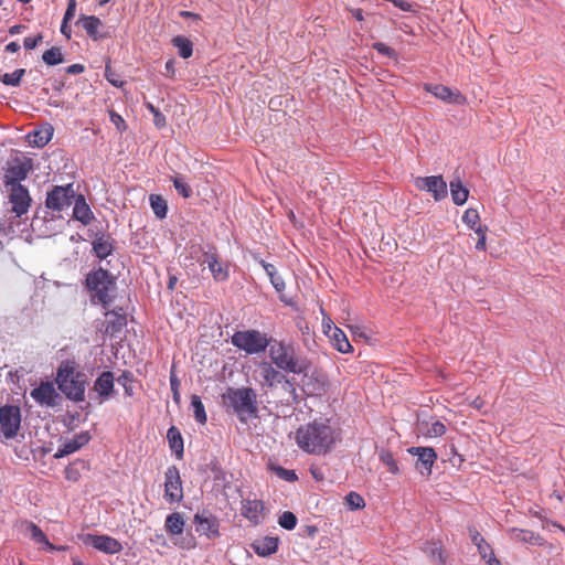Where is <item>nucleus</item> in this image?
I'll use <instances>...</instances> for the list:
<instances>
[{"label":"nucleus","mask_w":565,"mask_h":565,"mask_svg":"<svg viewBox=\"0 0 565 565\" xmlns=\"http://www.w3.org/2000/svg\"><path fill=\"white\" fill-rule=\"evenodd\" d=\"M339 439V433L328 418H316L301 425L295 433L297 446L305 452L324 455L329 452Z\"/></svg>","instance_id":"obj_1"},{"label":"nucleus","mask_w":565,"mask_h":565,"mask_svg":"<svg viewBox=\"0 0 565 565\" xmlns=\"http://www.w3.org/2000/svg\"><path fill=\"white\" fill-rule=\"evenodd\" d=\"M268 356L277 369L286 373L307 375L310 369L308 359L297 352L292 342L271 338Z\"/></svg>","instance_id":"obj_2"},{"label":"nucleus","mask_w":565,"mask_h":565,"mask_svg":"<svg viewBox=\"0 0 565 565\" xmlns=\"http://www.w3.org/2000/svg\"><path fill=\"white\" fill-rule=\"evenodd\" d=\"M86 375L75 367V363L65 361L57 369L56 383L62 393L74 402L85 398Z\"/></svg>","instance_id":"obj_3"},{"label":"nucleus","mask_w":565,"mask_h":565,"mask_svg":"<svg viewBox=\"0 0 565 565\" xmlns=\"http://www.w3.org/2000/svg\"><path fill=\"white\" fill-rule=\"evenodd\" d=\"M223 401L244 423L249 418L257 417V394L252 387H228L223 395Z\"/></svg>","instance_id":"obj_4"},{"label":"nucleus","mask_w":565,"mask_h":565,"mask_svg":"<svg viewBox=\"0 0 565 565\" xmlns=\"http://www.w3.org/2000/svg\"><path fill=\"white\" fill-rule=\"evenodd\" d=\"M86 285L92 292L93 301L107 307L114 299L115 281L109 273L103 268L88 274Z\"/></svg>","instance_id":"obj_5"},{"label":"nucleus","mask_w":565,"mask_h":565,"mask_svg":"<svg viewBox=\"0 0 565 565\" xmlns=\"http://www.w3.org/2000/svg\"><path fill=\"white\" fill-rule=\"evenodd\" d=\"M270 340L271 338H267L265 333L254 329L236 331L231 338L232 344L247 354L265 352L270 344Z\"/></svg>","instance_id":"obj_6"},{"label":"nucleus","mask_w":565,"mask_h":565,"mask_svg":"<svg viewBox=\"0 0 565 565\" xmlns=\"http://www.w3.org/2000/svg\"><path fill=\"white\" fill-rule=\"evenodd\" d=\"M32 160L26 157L15 156L10 158L3 169L4 186L21 185L32 170Z\"/></svg>","instance_id":"obj_7"},{"label":"nucleus","mask_w":565,"mask_h":565,"mask_svg":"<svg viewBox=\"0 0 565 565\" xmlns=\"http://www.w3.org/2000/svg\"><path fill=\"white\" fill-rule=\"evenodd\" d=\"M73 184L55 185L46 195L45 206L49 210L61 212L70 207L76 196Z\"/></svg>","instance_id":"obj_8"},{"label":"nucleus","mask_w":565,"mask_h":565,"mask_svg":"<svg viewBox=\"0 0 565 565\" xmlns=\"http://www.w3.org/2000/svg\"><path fill=\"white\" fill-rule=\"evenodd\" d=\"M260 386L262 387H274L280 383H284L292 392H295L292 383L286 377L280 369H277L271 361H262L258 364Z\"/></svg>","instance_id":"obj_9"},{"label":"nucleus","mask_w":565,"mask_h":565,"mask_svg":"<svg viewBox=\"0 0 565 565\" xmlns=\"http://www.w3.org/2000/svg\"><path fill=\"white\" fill-rule=\"evenodd\" d=\"M9 190V203L11 204V213L15 217H22L26 214L32 204V198L26 186L12 185L7 186Z\"/></svg>","instance_id":"obj_10"},{"label":"nucleus","mask_w":565,"mask_h":565,"mask_svg":"<svg viewBox=\"0 0 565 565\" xmlns=\"http://www.w3.org/2000/svg\"><path fill=\"white\" fill-rule=\"evenodd\" d=\"M21 425V411L18 406L4 405L0 407V428L7 439L17 436Z\"/></svg>","instance_id":"obj_11"},{"label":"nucleus","mask_w":565,"mask_h":565,"mask_svg":"<svg viewBox=\"0 0 565 565\" xmlns=\"http://www.w3.org/2000/svg\"><path fill=\"white\" fill-rule=\"evenodd\" d=\"M164 479V499L170 503L180 502L183 498V489L179 469L175 466L168 467Z\"/></svg>","instance_id":"obj_12"},{"label":"nucleus","mask_w":565,"mask_h":565,"mask_svg":"<svg viewBox=\"0 0 565 565\" xmlns=\"http://www.w3.org/2000/svg\"><path fill=\"white\" fill-rule=\"evenodd\" d=\"M83 542L106 554H117L122 550V545L118 540L104 534H85Z\"/></svg>","instance_id":"obj_13"},{"label":"nucleus","mask_w":565,"mask_h":565,"mask_svg":"<svg viewBox=\"0 0 565 565\" xmlns=\"http://www.w3.org/2000/svg\"><path fill=\"white\" fill-rule=\"evenodd\" d=\"M415 185L419 190L430 192L436 201L447 196V184L440 175L418 177Z\"/></svg>","instance_id":"obj_14"},{"label":"nucleus","mask_w":565,"mask_h":565,"mask_svg":"<svg viewBox=\"0 0 565 565\" xmlns=\"http://www.w3.org/2000/svg\"><path fill=\"white\" fill-rule=\"evenodd\" d=\"M408 452L417 457L416 469L422 473L429 476L431 467L437 459V454L431 447H412Z\"/></svg>","instance_id":"obj_15"},{"label":"nucleus","mask_w":565,"mask_h":565,"mask_svg":"<svg viewBox=\"0 0 565 565\" xmlns=\"http://www.w3.org/2000/svg\"><path fill=\"white\" fill-rule=\"evenodd\" d=\"M242 515L254 525H258L265 519V505L258 499H244L242 501Z\"/></svg>","instance_id":"obj_16"},{"label":"nucleus","mask_w":565,"mask_h":565,"mask_svg":"<svg viewBox=\"0 0 565 565\" xmlns=\"http://www.w3.org/2000/svg\"><path fill=\"white\" fill-rule=\"evenodd\" d=\"M194 524L198 533L206 535L209 539L218 536V522L214 515L205 512L196 513Z\"/></svg>","instance_id":"obj_17"},{"label":"nucleus","mask_w":565,"mask_h":565,"mask_svg":"<svg viewBox=\"0 0 565 565\" xmlns=\"http://www.w3.org/2000/svg\"><path fill=\"white\" fill-rule=\"evenodd\" d=\"M90 440V435L88 431H82L73 436V438L65 440L57 449L54 455V458L60 459L65 456H68L77 450H79L83 446L88 444Z\"/></svg>","instance_id":"obj_18"},{"label":"nucleus","mask_w":565,"mask_h":565,"mask_svg":"<svg viewBox=\"0 0 565 565\" xmlns=\"http://www.w3.org/2000/svg\"><path fill=\"white\" fill-rule=\"evenodd\" d=\"M30 395L42 406H54L57 397V393L51 382H42L38 387L31 391Z\"/></svg>","instance_id":"obj_19"},{"label":"nucleus","mask_w":565,"mask_h":565,"mask_svg":"<svg viewBox=\"0 0 565 565\" xmlns=\"http://www.w3.org/2000/svg\"><path fill=\"white\" fill-rule=\"evenodd\" d=\"M426 90L431 93L436 98L444 100L449 104L462 105L466 98L458 92L444 85H431L425 86Z\"/></svg>","instance_id":"obj_20"},{"label":"nucleus","mask_w":565,"mask_h":565,"mask_svg":"<svg viewBox=\"0 0 565 565\" xmlns=\"http://www.w3.org/2000/svg\"><path fill=\"white\" fill-rule=\"evenodd\" d=\"M77 23H81L87 35L94 40L99 41L108 38L106 32H102L104 23L95 15H81Z\"/></svg>","instance_id":"obj_21"},{"label":"nucleus","mask_w":565,"mask_h":565,"mask_svg":"<svg viewBox=\"0 0 565 565\" xmlns=\"http://www.w3.org/2000/svg\"><path fill=\"white\" fill-rule=\"evenodd\" d=\"M202 265H206L210 269L213 278L216 281H224L228 278V270L222 264H220L217 255L215 253L206 252L203 254Z\"/></svg>","instance_id":"obj_22"},{"label":"nucleus","mask_w":565,"mask_h":565,"mask_svg":"<svg viewBox=\"0 0 565 565\" xmlns=\"http://www.w3.org/2000/svg\"><path fill=\"white\" fill-rule=\"evenodd\" d=\"M73 217L83 225H88L94 220V214L82 194L75 196L73 201Z\"/></svg>","instance_id":"obj_23"},{"label":"nucleus","mask_w":565,"mask_h":565,"mask_svg":"<svg viewBox=\"0 0 565 565\" xmlns=\"http://www.w3.org/2000/svg\"><path fill=\"white\" fill-rule=\"evenodd\" d=\"M94 391L99 395L100 402L108 399L114 391V375L109 371L103 372L94 384Z\"/></svg>","instance_id":"obj_24"},{"label":"nucleus","mask_w":565,"mask_h":565,"mask_svg":"<svg viewBox=\"0 0 565 565\" xmlns=\"http://www.w3.org/2000/svg\"><path fill=\"white\" fill-rule=\"evenodd\" d=\"M509 534L512 540L518 542L537 546H542L544 544L543 537L530 530L512 527L509 530Z\"/></svg>","instance_id":"obj_25"},{"label":"nucleus","mask_w":565,"mask_h":565,"mask_svg":"<svg viewBox=\"0 0 565 565\" xmlns=\"http://www.w3.org/2000/svg\"><path fill=\"white\" fill-rule=\"evenodd\" d=\"M254 552L262 557L269 556L278 550V539L266 536L252 544Z\"/></svg>","instance_id":"obj_26"},{"label":"nucleus","mask_w":565,"mask_h":565,"mask_svg":"<svg viewBox=\"0 0 565 565\" xmlns=\"http://www.w3.org/2000/svg\"><path fill=\"white\" fill-rule=\"evenodd\" d=\"M114 249L113 239L106 235H99L93 241V250L95 255L105 259L107 256L111 254Z\"/></svg>","instance_id":"obj_27"},{"label":"nucleus","mask_w":565,"mask_h":565,"mask_svg":"<svg viewBox=\"0 0 565 565\" xmlns=\"http://www.w3.org/2000/svg\"><path fill=\"white\" fill-rule=\"evenodd\" d=\"M184 518L180 512H173L166 519L164 529L170 535H179L184 530Z\"/></svg>","instance_id":"obj_28"},{"label":"nucleus","mask_w":565,"mask_h":565,"mask_svg":"<svg viewBox=\"0 0 565 565\" xmlns=\"http://www.w3.org/2000/svg\"><path fill=\"white\" fill-rule=\"evenodd\" d=\"M450 194L456 205H462L468 200L469 191L459 179L450 181Z\"/></svg>","instance_id":"obj_29"},{"label":"nucleus","mask_w":565,"mask_h":565,"mask_svg":"<svg viewBox=\"0 0 565 565\" xmlns=\"http://www.w3.org/2000/svg\"><path fill=\"white\" fill-rule=\"evenodd\" d=\"M167 438L171 450L178 458H181L183 455V439L180 431L172 426L168 429Z\"/></svg>","instance_id":"obj_30"},{"label":"nucleus","mask_w":565,"mask_h":565,"mask_svg":"<svg viewBox=\"0 0 565 565\" xmlns=\"http://www.w3.org/2000/svg\"><path fill=\"white\" fill-rule=\"evenodd\" d=\"M329 337L332 339L334 347L339 352L348 353L352 350L345 333L341 329L333 328V333Z\"/></svg>","instance_id":"obj_31"},{"label":"nucleus","mask_w":565,"mask_h":565,"mask_svg":"<svg viewBox=\"0 0 565 565\" xmlns=\"http://www.w3.org/2000/svg\"><path fill=\"white\" fill-rule=\"evenodd\" d=\"M28 530L30 533V537L35 541L36 543L43 544L47 550H56V547L51 544L44 534V532L34 523L29 522L28 523Z\"/></svg>","instance_id":"obj_32"},{"label":"nucleus","mask_w":565,"mask_h":565,"mask_svg":"<svg viewBox=\"0 0 565 565\" xmlns=\"http://www.w3.org/2000/svg\"><path fill=\"white\" fill-rule=\"evenodd\" d=\"M149 201L154 215L158 218H164L168 213L167 201L158 194H151Z\"/></svg>","instance_id":"obj_33"},{"label":"nucleus","mask_w":565,"mask_h":565,"mask_svg":"<svg viewBox=\"0 0 565 565\" xmlns=\"http://www.w3.org/2000/svg\"><path fill=\"white\" fill-rule=\"evenodd\" d=\"M173 45L179 50V55L183 58H189L193 53V44L192 42L181 35H178L172 39Z\"/></svg>","instance_id":"obj_34"},{"label":"nucleus","mask_w":565,"mask_h":565,"mask_svg":"<svg viewBox=\"0 0 565 565\" xmlns=\"http://www.w3.org/2000/svg\"><path fill=\"white\" fill-rule=\"evenodd\" d=\"M42 60L50 66L61 64L64 61L61 49L56 46L45 51L42 55Z\"/></svg>","instance_id":"obj_35"},{"label":"nucleus","mask_w":565,"mask_h":565,"mask_svg":"<svg viewBox=\"0 0 565 565\" xmlns=\"http://www.w3.org/2000/svg\"><path fill=\"white\" fill-rule=\"evenodd\" d=\"M423 551L431 558V561L438 562L440 565L445 563L440 544L437 542L426 543Z\"/></svg>","instance_id":"obj_36"},{"label":"nucleus","mask_w":565,"mask_h":565,"mask_svg":"<svg viewBox=\"0 0 565 565\" xmlns=\"http://www.w3.org/2000/svg\"><path fill=\"white\" fill-rule=\"evenodd\" d=\"M24 74H25L24 68H18L12 73H4L3 75H1L0 81L2 84L7 85V86L17 87L20 85L21 79Z\"/></svg>","instance_id":"obj_37"},{"label":"nucleus","mask_w":565,"mask_h":565,"mask_svg":"<svg viewBox=\"0 0 565 565\" xmlns=\"http://www.w3.org/2000/svg\"><path fill=\"white\" fill-rule=\"evenodd\" d=\"M191 406H192L194 418L196 419V422L200 424H205L206 423V413H205V408H204V405H203L200 396L193 395L191 397Z\"/></svg>","instance_id":"obj_38"},{"label":"nucleus","mask_w":565,"mask_h":565,"mask_svg":"<svg viewBox=\"0 0 565 565\" xmlns=\"http://www.w3.org/2000/svg\"><path fill=\"white\" fill-rule=\"evenodd\" d=\"M462 222L472 231L477 232L478 227L481 226L480 216L476 209H468L462 215Z\"/></svg>","instance_id":"obj_39"},{"label":"nucleus","mask_w":565,"mask_h":565,"mask_svg":"<svg viewBox=\"0 0 565 565\" xmlns=\"http://www.w3.org/2000/svg\"><path fill=\"white\" fill-rule=\"evenodd\" d=\"M172 182L177 192L182 195L184 199H188L192 194V190L189 184L185 182L184 178L181 175L172 177Z\"/></svg>","instance_id":"obj_40"},{"label":"nucleus","mask_w":565,"mask_h":565,"mask_svg":"<svg viewBox=\"0 0 565 565\" xmlns=\"http://www.w3.org/2000/svg\"><path fill=\"white\" fill-rule=\"evenodd\" d=\"M278 523L285 530L291 531L297 525V518L292 512L285 511L282 514H280Z\"/></svg>","instance_id":"obj_41"},{"label":"nucleus","mask_w":565,"mask_h":565,"mask_svg":"<svg viewBox=\"0 0 565 565\" xmlns=\"http://www.w3.org/2000/svg\"><path fill=\"white\" fill-rule=\"evenodd\" d=\"M345 503L351 510H360L365 507L362 495L353 491L345 495Z\"/></svg>","instance_id":"obj_42"},{"label":"nucleus","mask_w":565,"mask_h":565,"mask_svg":"<svg viewBox=\"0 0 565 565\" xmlns=\"http://www.w3.org/2000/svg\"><path fill=\"white\" fill-rule=\"evenodd\" d=\"M106 317L114 318L113 320L108 321V328L111 326V331H117L126 324L125 316H122L116 311L106 312Z\"/></svg>","instance_id":"obj_43"},{"label":"nucleus","mask_w":565,"mask_h":565,"mask_svg":"<svg viewBox=\"0 0 565 565\" xmlns=\"http://www.w3.org/2000/svg\"><path fill=\"white\" fill-rule=\"evenodd\" d=\"M445 433L446 426L439 420L434 422L426 431H422V434L426 437H440Z\"/></svg>","instance_id":"obj_44"},{"label":"nucleus","mask_w":565,"mask_h":565,"mask_svg":"<svg viewBox=\"0 0 565 565\" xmlns=\"http://www.w3.org/2000/svg\"><path fill=\"white\" fill-rule=\"evenodd\" d=\"M118 384L122 385L125 388V393L128 396H131L134 394L132 385H131V374L130 373H122L117 379Z\"/></svg>","instance_id":"obj_45"},{"label":"nucleus","mask_w":565,"mask_h":565,"mask_svg":"<svg viewBox=\"0 0 565 565\" xmlns=\"http://www.w3.org/2000/svg\"><path fill=\"white\" fill-rule=\"evenodd\" d=\"M486 232H487V226H479L477 232H475L479 236V239H478V242L476 244V248L478 250H484L486 247H487V244H486V241H487Z\"/></svg>","instance_id":"obj_46"},{"label":"nucleus","mask_w":565,"mask_h":565,"mask_svg":"<svg viewBox=\"0 0 565 565\" xmlns=\"http://www.w3.org/2000/svg\"><path fill=\"white\" fill-rule=\"evenodd\" d=\"M105 76L107 81L115 87H120L124 84L119 76L115 74V72H113V70L109 66H106L105 68Z\"/></svg>","instance_id":"obj_47"},{"label":"nucleus","mask_w":565,"mask_h":565,"mask_svg":"<svg viewBox=\"0 0 565 565\" xmlns=\"http://www.w3.org/2000/svg\"><path fill=\"white\" fill-rule=\"evenodd\" d=\"M42 40H43V35L41 33H39L35 36L25 38L23 45H24L25 50H33L39 45V43L42 42Z\"/></svg>","instance_id":"obj_48"},{"label":"nucleus","mask_w":565,"mask_h":565,"mask_svg":"<svg viewBox=\"0 0 565 565\" xmlns=\"http://www.w3.org/2000/svg\"><path fill=\"white\" fill-rule=\"evenodd\" d=\"M269 279L277 292H281L285 290V287H286L285 281L278 275V273H275L273 276L269 277Z\"/></svg>","instance_id":"obj_49"},{"label":"nucleus","mask_w":565,"mask_h":565,"mask_svg":"<svg viewBox=\"0 0 565 565\" xmlns=\"http://www.w3.org/2000/svg\"><path fill=\"white\" fill-rule=\"evenodd\" d=\"M276 471H277V475L286 481L291 482V481H296L298 479V477L294 470H287V469L279 467Z\"/></svg>","instance_id":"obj_50"},{"label":"nucleus","mask_w":565,"mask_h":565,"mask_svg":"<svg viewBox=\"0 0 565 565\" xmlns=\"http://www.w3.org/2000/svg\"><path fill=\"white\" fill-rule=\"evenodd\" d=\"M476 546L478 547L479 554L481 555L482 558L489 559L490 557H494L492 550L484 540L483 543L477 544Z\"/></svg>","instance_id":"obj_51"},{"label":"nucleus","mask_w":565,"mask_h":565,"mask_svg":"<svg viewBox=\"0 0 565 565\" xmlns=\"http://www.w3.org/2000/svg\"><path fill=\"white\" fill-rule=\"evenodd\" d=\"M76 0H67V9L64 14V20H72L75 15Z\"/></svg>","instance_id":"obj_52"},{"label":"nucleus","mask_w":565,"mask_h":565,"mask_svg":"<svg viewBox=\"0 0 565 565\" xmlns=\"http://www.w3.org/2000/svg\"><path fill=\"white\" fill-rule=\"evenodd\" d=\"M374 49L379 52V53H382L384 55H387V56H392L394 54V50L391 49L390 46H387L386 44L384 43H375L374 44Z\"/></svg>","instance_id":"obj_53"},{"label":"nucleus","mask_w":565,"mask_h":565,"mask_svg":"<svg viewBox=\"0 0 565 565\" xmlns=\"http://www.w3.org/2000/svg\"><path fill=\"white\" fill-rule=\"evenodd\" d=\"M110 119H111V122L119 129V130H125L126 128V125H125V120L122 119V117L118 114H115V113H111L110 114Z\"/></svg>","instance_id":"obj_54"},{"label":"nucleus","mask_w":565,"mask_h":565,"mask_svg":"<svg viewBox=\"0 0 565 565\" xmlns=\"http://www.w3.org/2000/svg\"><path fill=\"white\" fill-rule=\"evenodd\" d=\"M322 327H323V332L327 334V335H331V333H333V328H337L332 320L329 318V317H324L323 320H322Z\"/></svg>","instance_id":"obj_55"},{"label":"nucleus","mask_w":565,"mask_h":565,"mask_svg":"<svg viewBox=\"0 0 565 565\" xmlns=\"http://www.w3.org/2000/svg\"><path fill=\"white\" fill-rule=\"evenodd\" d=\"M166 117L160 111H156L153 115V124L157 128H163L166 126Z\"/></svg>","instance_id":"obj_56"},{"label":"nucleus","mask_w":565,"mask_h":565,"mask_svg":"<svg viewBox=\"0 0 565 565\" xmlns=\"http://www.w3.org/2000/svg\"><path fill=\"white\" fill-rule=\"evenodd\" d=\"M34 136H35L36 138L39 137V139H35V140H34V143H35L36 146H40V147H41V146H45V145L50 141V135L43 136V135H42V132L36 131V132H34Z\"/></svg>","instance_id":"obj_57"},{"label":"nucleus","mask_w":565,"mask_h":565,"mask_svg":"<svg viewBox=\"0 0 565 565\" xmlns=\"http://www.w3.org/2000/svg\"><path fill=\"white\" fill-rule=\"evenodd\" d=\"M170 384H171V388L173 391V398L175 402H178L179 401V392H178L179 381L174 375H171Z\"/></svg>","instance_id":"obj_58"},{"label":"nucleus","mask_w":565,"mask_h":565,"mask_svg":"<svg viewBox=\"0 0 565 565\" xmlns=\"http://www.w3.org/2000/svg\"><path fill=\"white\" fill-rule=\"evenodd\" d=\"M259 264L262 265L268 277L277 273L276 267L273 264L266 263L265 260H260Z\"/></svg>","instance_id":"obj_59"},{"label":"nucleus","mask_w":565,"mask_h":565,"mask_svg":"<svg viewBox=\"0 0 565 565\" xmlns=\"http://www.w3.org/2000/svg\"><path fill=\"white\" fill-rule=\"evenodd\" d=\"M395 7L402 9L403 11H411L412 6L405 0H390Z\"/></svg>","instance_id":"obj_60"},{"label":"nucleus","mask_w":565,"mask_h":565,"mask_svg":"<svg viewBox=\"0 0 565 565\" xmlns=\"http://www.w3.org/2000/svg\"><path fill=\"white\" fill-rule=\"evenodd\" d=\"M68 74H81L84 72V65L82 64H72L66 68Z\"/></svg>","instance_id":"obj_61"},{"label":"nucleus","mask_w":565,"mask_h":565,"mask_svg":"<svg viewBox=\"0 0 565 565\" xmlns=\"http://www.w3.org/2000/svg\"><path fill=\"white\" fill-rule=\"evenodd\" d=\"M469 532L471 541L475 543V545L483 543L484 539L480 535L478 531L471 529Z\"/></svg>","instance_id":"obj_62"},{"label":"nucleus","mask_w":565,"mask_h":565,"mask_svg":"<svg viewBox=\"0 0 565 565\" xmlns=\"http://www.w3.org/2000/svg\"><path fill=\"white\" fill-rule=\"evenodd\" d=\"M61 32L62 34H64L67 39L71 38V28L68 25V20H64L62 21V25H61Z\"/></svg>","instance_id":"obj_63"},{"label":"nucleus","mask_w":565,"mask_h":565,"mask_svg":"<svg viewBox=\"0 0 565 565\" xmlns=\"http://www.w3.org/2000/svg\"><path fill=\"white\" fill-rule=\"evenodd\" d=\"M385 463L390 467V470L395 473L397 471V465L396 462L394 461V459L388 456L386 459H385Z\"/></svg>","instance_id":"obj_64"}]
</instances>
